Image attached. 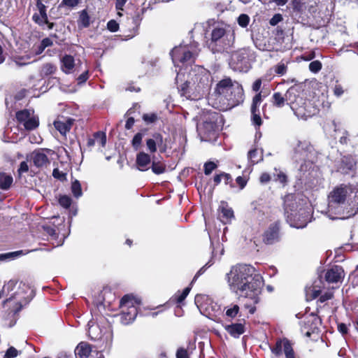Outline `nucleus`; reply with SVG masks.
Instances as JSON below:
<instances>
[{"label":"nucleus","instance_id":"1","mask_svg":"<svg viewBox=\"0 0 358 358\" xmlns=\"http://www.w3.org/2000/svg\"><path fill=\"white\" fill-rule=\"evenodd\" d=\"M229 289L240 296L252 300L253 303L259 302V295L264 285L262 277L255 272V268L247 264H237L232 266L227 273Z\"/></svg>","mask_w":358,"mask_h":358},{"label":"nucleus","instance_id":"2","mask_svg":"<svg viewBox=\"0 0 358 358\" xmlns=\"http://www.w3.org/2000/svg\"><path fill=\"white\" fill-rule=\"evenodd\" d=\"M327 214L331 220L347 219L358 213V188L336 187L328 196Z\"/></svg>","mask_w":358,"mask_h":358},{"label":"nucleus","instance_id":"3","mask_svg":"<svg viewBox=\"0 0 358 358\" xmlns=\"http://www.w3.org/2000/svg\"><path fill=\"white\" fill-rule=\"evenodd\" d=\"M271 103L277 108H282L285 104L289 106L299 119L306 120L317 113V108L302 96L300 87L296 85L289 87L285 94L275 92L272 96Z\"/></svg>","mask_w":358,"mask_h":358},{"label":"nucleus","instance_id":"4","mask_svg":"<svg viewBox=\"0 0 358 358\" xmlns=\"http://www.w3.org/2000/svg\"><path fill=\"white\" fill-rule=\"evenodd\" d=\"M213 96H215L214 106L222 110H227L243 101V90L239 83L225 78L216 85Z\"/></svg>","mask_w":358,"mask_h":358},{"label":"nucleus","instance_id":"5","mask_svg":"<svg viewBox=\"0 0 358 358\" xmlns=\"http://www.w3.org/2000/svg\"><path fill=\"white\" fill-rule=\"evenodd\" d=\"M189 79L182 86V94L192 99H200L208 94L211 84L210 73L201 66H195L189 72Z\"/></svg>","mask_w":358,"mask_h":358},{"label":"nucleus","instance_id":"6","mask_svg":"<svg viewBox=\"0 0 358 358\" xmlns=\"http://www.w3.org/2000/svg\"><path fill=\"white\" fill-rule=\"evenodd\" d=\"M219 115L214 112L203 113L197 123V131L201 141H210L216 138Z\"/></svg>","mask_w":358,"mask_h":358},{"label":"nucleus","instance_id":"7","mask_svg":"<svg viewBox=\"0 0 358 358\" xmlns=\"http://www.w3.org/2000/svg\"><path fill=\"white\" fill-rule=\"evenodd\" d=\"M315 157L313 146L306 141H298L294 147L292 159L296 162H303L299 170L306 171L311 167Z\"/></svg>","mask_w":358,"mask_h":358},{"label":"nucleus","instance_id":"8","mask_svg":"<svg viewBox=\"0 0 358 358\" xmlns=\"http://www.w3.org/2000/svg\"><path fill=\"white\" fill-rule=\"evenodd\" d=\"M199 51L198 43L194 42L189 45H180L174 48L171 55L176 66L179 63L191 64L194 62Z\"/></svg>","mask_w":358,"mask_h":358},{"label":"nucleus","instance_id":"9","mask_svg":"<svg viewBox=\"0 0 358 358\" xmlns=\"http://www.w3.org/2000/svg\"><path fill=\"white\" fill-rule=\"evenodd\" d=\"M140 303V301L132 295H125L120 300V308L122 313L120 315L122 324L127 325L131 323L137 315L136 304Z\"/></svg>","mask_w":358,"mask_h":358},{"label":"nucleus","instance_id":"10","mask_svg":"<svg viewBox=\"0 0 358 358\" xmlns=\"http://www.w3.org/2000/svg\"><path fill=\"white\" fill-rule=\"evenodd\" d=\"M235 41V34L229 27L217 26L211 32V41L227 48L233 45Z\"/></svg>","mask_w":358,"mask_h":358},{"label":"nucleus","instance_id":"11","mask_svg":"<svg viewBox=\"0 0 358 358\" xmlns=\"http://www.w3.org/2000/svg\"><path fill=\"white\" fill-rule=\"evenodd\" d=\"M33 296V290L27 285L21 282L18 286V290L5 300L3 303H6L14 299L19 298L20 301L17 303L18 307L14 311V313L16 314L22 309V303L27 304L31 300Z\"/></svg>","mask_w":358,"mask_h":358},{"label":"nucleus","instance_id":"12","mask_svg":"<svg viewBox=\"0 0 358 358\" xmlns=\"http://www.w3.org/2000/svg\"><path fill=\"white\" fill-rule=\"evenodd\" d=\"M229 65L234 71H246L248 69V52L245 50H240L231 56Z\"/></svg>","mask_w":358,"mask_h":358},{"label":"nucleus","instance_id":"13","mask_svg":"<svg viewBox=\"0 0 358 358\" xmlns=\"http://www.w3.org/2000/svg\"><path fill=\"white\" fill-rule=\"evenodd\" d=\"M271 351L277 356L281 355L283 351L286 358H294V352L292 344L287 338L278 340L275 346L271 348Z\"/></svg>","mask_w":358,"mask_h":358},{"label":"nucleus","instance_id":"14","mask_svg":"<svg viewBox=\"0 0 358 358\" xmlns=\"http://www.w3.org/2000/svg\"><path fill=\"white\" fill-rule=\"evenodd\" d=\"M46 152L51 153L52 150L49 149H39L34 150L31 154V159L36 167H44L50 164Z\"/></svg>","mask_w":358,"mask_h":358},{"label":"nucleus","instance_id":"15","mask_svg":"<svg viewBox=\"0 0 358 358\" xmlns=\"http://www.w3.org/2000/svg\"><path fill=\"white\" fill-rule=\"evenodd\" d=\"M345 272L340 266H334L328 269L325 273V279L329 283H335L342 281Z\"/></svg>","mask_w":358,"mask_h":358},{"label":"nucleus","instance_id":"16","mask_svg":"<svg viewBox=\"0 0 358 358\" xmlns=\"http://www.w3.org/2000/svg\"><path fill=\"white\" fill-rule=\"evenodd\" d=\"M279 239L278 224L277 223L271 224L263 234V242L267 245H271L278 242Z\"/></svg>","mask_w":358,"mask_h":358},{"label":"nucleus","instance_id":"17","mask_svg":"<svg viewBox=\"0 0 358 358\" xmlns=\"http://www.w3.org/2000/svg\"><path fill=\"white\" fill-rule=\"evenodd\" d=\"M262 102V94L261 93H258L255 96L252 100V103L251 106V113H252V120L254 124L259 127L262 123V119L259 115V106Z\"/></svg>","mask_w":358,"mask_h":358},{"label":"nucleus","instance_id":"18","mask_svg":"<svg viewBox=\"0 0 358 358\" xmlns=\"http://www.w3.org/2000/svg\"><path fill=\"white\" fill-rule=\"evenodd\" d=\"M321 324V319L314 313H311L306 317L304 320L305 327L308 329L306 332V336L310 337L312 333Z\"/></svg>","mask_w":358,"mask_h":358},{"label":"nucleus","instance_id":"19","mask_svg":"<svg viewBox=\"0 0 358 358\" xmlns=\"http://www.w3.org/2000/svg\"><path fill=\"white\" fill-rule=\"evenodd\" d=\"M74 122V120L70 117H64L58 118L54 122V126L55 129L59 131V133L65 136L67 132H69L73 126Z\"/></svg>","mask_w":358,"mask_h":358},{"label":"nucleus","instance_id":"20","mask_svg":"<svg viewBox=\"0 0 358 358\" xmlns=\"http://www.w3.org/2000/svg\"><path fill=\"white\" fill-rule=\"evenodd\" d=\"M150 155L145 152H140L136 155V165L141 171H145L150 168L151 164Z\"/></svg>","mask_w":358,"mask_h":358},{"label":"nucleus","instance_id":"21","mask_svg":"<svg viewBox=\"0 0 358 358\" xmlns=\"http://www.w3.org/2000/svg\"><path fill=\"white\" fill-rule=\"evenodd\" d=\"M88 326L89 336L94 341L101 340L107 331L106 328H101L99 324L94 322L92 324L90 322Z\"/></svg>","mask_w":358,"mask_h":358},{"label":"nucleus","instance_id":"22","mask_svg":"<svg viewBox=\"0 0 358 358\" xmlns=\"http://www.w3.org/2000/svg\"><path fill=\"white\" fill-rule=\"evenodd\" d=\"M163 144V137L159 133L154 134L151 138L146 140V145L148 150L150 153H154L157 151V147L161 148Z\"/></svg>","mask_w":358,"mask_h":358},{"label":"nucleus","instance_id":"23","mask_svg":"<svg viewBox=\"0 0 358 358\" xmlns=\"http://www.w3.org/2000/svg\"><path fill=\"white\" fill-rule=\"evenodd\" d=\"M292 198H293L292 195H288V196H287L285 197V210L286 213L288 214V215H287L288 217L289 216L290 217H293L294 221L295 222L298 221L299 220H303V216L301 215V212L303 210L302 209L300 210L299 217H298L297 214H294L293 213V212L294 211V203H292V205L290 203H289V202L292 201Z\"/></svg>","mask_w":358,"mask_h":358},{"label":"nucleus","instance_id":"24","mask_svg":"<svg viewBox=\"0 0 358 358\" xmlns=\"http://www.w3.org/2000/svg\"><path fill=\"white\" fill-rule=\"evenodd\" d=\"M74 58L71 55H65L62 59L61 69L65 73H71L75 68Z\"/></svg>","mask_w":358,"mask_h":358},{"label":"nucleus","instance_id":"25","mask_svg":"<svg viewBox=\"0 0 358 358\" xmlns=\"http://www.w3.org/2000/svg\"><path fill=\"white\" fill-rule=\"evenodd\" d=\"M233 217L234 212L231 208L227 206L220 207L218 218L223 224L230 222Z\"/></svg>","mask_w":358,"mask_h":358},{"label":"nucleus","instance_id":"26","mask_svg":"<svg viewBox=\"0 0 358 358\" xmlns=\"http://www.w3.org/2000/svg\"><path fill=\"white\" fill-rule=\"evenodd\" d=\"M355 165V161L350 156H345L342 159L341 164L339 166V171L343 173H348L352 170Z\"/></svg>","mask_w":358,"mask_h":358},{"label":"nucleus","instance_id":"27","mask_svg":"<svg viewBox=\"0 0 358 358\" xmlns=\"http://www.w3.org/2000/svg\"><path fill=\"white\" fill-rule=\"evenodd\" d=\"M225 330L233 337L238 338L244 333V326L242 324L236 323L224 327Z\"/></svg>","mask_w":358,"mask_h":358},{"label":"nucleus","instance_id":"28","mask_svg":"<svg viewBox=\"0 0 358 358\" xmlns=\"http://www.w3.org/2000/svg\"><path fill=\"white\" fill-rule=\"evenodd\" d=\"M91 347L87 343H80L76 348V355L80 358H87L91 353Z\"/></svg>","mask_w":358,"mask_h":358},{"label":"nucleus","instance_id":"29","mask_svg":"<svg viewBox=\"0 0 358 358\" xmlns=\"http://www.w3.org/2000/svg\"><path fill=\"white\" fill-rule=\"evenodd\" d=\"M12 182V176L4 173H0V188L1 189H8L10 187Z\"/></svg>","mask_w":358,"mask_h":358},{"label":"nucleus","instance_id":"30","mask_svg":"<svg viewBox=\"0 0 358 358\" xmlns=\"http://www.w3.org/2000/svg\"><path fill=\"white\" fill-rule=\"evenodd\" d=\"M57 67L55 65L51 63H46L41 66L40 75L43 77L48 76L55 73Z\"/></svg>","mask_w":358,"mask_h":358},{"label":"nucleus","instance_id":"31","mask_svg":"<svg viewBox=\"0 0 358 358\" xmlns=\"http://www.w3.org/2000/svg\"><path fill=\"white\" fill-rule=\"evenodd\" d=\"M301 215L303 216L302 220H298L291 225L296 228H303L309 222V213L306 210H301Z\"/></svg>","mask_w":358,"mask_h":358},{"label":"nucleus","instance_id":"32","mask_svg":"<svg viewBox=\"0 0 358 358\" xmlns=\"http://www.w3.org/2000/svg\"><path fill=\"white\" fill-rule=\"evenodd\" d=\"M33 20L38 24L40 26H43L44 24L48 25V29H52L54 27V23L50 22L48 21V19L47 18L46 20L43 21V18L42 15H40V14L35 13L32 16Z\"/></svg>","mask_w":358,"mask_h":358},{"label":"nucleus","instance_id":"33","mask_svg":"<svg viewBox=\"0 0 358 358\" xmlns=\"http://www.w3.org/2000/svg\"><path fill=\"white\" fill-rule=\"evenodd\" d=\"M31 115L32 114L29 110L24 109L16 113V118L19 122L24 125V122H26Z\"/></svg>","mask_w":358,"mask_h":358},{"label":"nucleus","instance_id":"34","mask_svg":"<svg viewBox=\"0 0 358 358\" xmlns=\"http://www.w3.org/2000/svg\"><path fill=\"white\" fill-rule=\"evenodd\" d=\"M150 167L152 172L157 175L164 173L166 170L165 165L159 162L152 161Z\"/></svg>","mask_w":358,"mask_h":358},{"label":"nucleus","instance_id":"35","mask_svg":"<svg viewBox=\"0 0 358 358\" xmlns=\"http://www.w3.org/2000/svg\"><path fill=\"white\" fill-rule=\"evenodd\" d=\"M38 119L34 116L33 115L29 117V119L24 122V128L27 130H32L38 127Z\"/></svg>","mask_w":358,"mask_h":358},{"label":"nucleus","instance_id":"36","mask_svg":"<svg viewBox=\"0 0 358 358\" xmlns=\"http://www.w3.org/2000/svg\"><path fill=\"white\" fill-rule=\"evenodd\" d=\"M94 137L95 138L96 143L99 145L101 147H104L106 143V135L104 132L98 131L94 133Z\"/></svg>","mask_w":358,"mask_h":358},{"label":"nucleus","instance_id":"37","mask_svg":"<svg viewBox=\"0 0 358 358\" xmlns=\"http://www.w3.org/2000/svg\"><path fill=\"white\" fill-rule=\"evenodd\" d=\"M143 134L142 133H137L134 136L131 141V145L135 150H138L143 140Z\"/></svg>","mask_w":358,"mask_h":358},{"label":"nucleus","instance_id":"38","mask_svg":"<svg viewBox=\"0 0 358 358\" xmlns=\"http://www.w3.org/2000/svg\"><path fill=\"white\" fill-rule=\"evenodd\" d=\"M79 23H80V24L83 27H88L90 26V16L88 15L86 10H82V12L80 13L79 17Z\"/></svg>","mask_w":358,"mask_h":358},{"label":"nucleus","instance_id":"39","mask_svg":"<svg viewBox=\"0 0 358 358\" xmlns=\"http://www.w3.org/2000/svg\"><path fill=\"white\" fill-rule=\"evenodd\" d=\"M71 191L73 195L77 198L82 196L83 192L81 185L78 180H76L74 182H72Z\"/></svg>","mask_w":358,"mask_h":358},{"label":"nucleus","instance_id":"40","mask_svg":"<svg viewBox=\"0 0 358 358\" xmlns=\"http://www.w3.org/2000/svg\"><path fill=\"white\" fill-rule=\"evenodd\" d=\"M17 285V281L15 280H10L7 283H6L2 288V294H6V296L13 290L14 287Z\"/></svg>","mask_w":358,"mask_h":358},{"label":"nucleus","instance_id":"41","mask_svg":"<svg viewBox=\"0 0 358 358\" xmlns=\"http://www.w3.org/2000/svg\"><path fill=\"white\" fill-rule=\"evenodd\" d=\"M21 352L18 351L15 348L11 346L6 352L3 358H15Z\"/></svg>","mask_w":358,"mask_h":358},{"label":"nucleus","instance_id":"42","mask_svg":"<svg viewBox=\"0 0 358 358\" xmlns=\"http://www.w3.org/2000/svg\"><path fill=\"white\" fill-rule=\"evenodd\" d=\"M29 59L30 57L29 55H25L23 57H14L12 60L17 66H22L29 64V62H24V60Z\"/></svg>","mask_w":358,"mask_h":358},{"label":"nucleus","instance_id":"43","mask_svg":"<svg viewBox=\"0 0 358 358\" xmlns=\"http://www.w3.org/2000/svg\"><path fill=\"white\" fill-rule=\"evenodd\" d=\"M80 2V0H62L59 7L66 6L70 8L76 7Z\"/></svg>","mask_w":358,"mask_h":358},{"label":"nucleus","instance_id":"44","mask_svg":"<svg viewBox=\"0 0 358 358\" xmlns=\"http://www.w3.org/2000/svg\"><path fill=\"white\" fill-rule=\"evenodd\" d=\"M287 69V65L281 62L275 66V73L279 76H282L286 73Z\"/></svg>","mask_w":358,"mask_h":358},{"label":"nucleus","instance_id":"45","mask_svg":"<svg viewBox=\"0 0 358 358\" xmlns=\"http://www.w3.org/2000/svg\"><path fill=\"white\" fill-rule=\"evenodd\" d=\"M322 69V63L318 60L311 62L309 64V70L313 73H317Z\"/></svg>","mask_w":358,"mask_h":358},{"label":"nucleus","instance_id":"46","mask_svg":"<svg viewBox=\"0 0 358 358\" xmlns=\"http://www.w3.org/2000/svg\"><path fill=\"white\" fill-rule=\"evenodd\" d=\"M22 254V251L0 254V262L6 261L10 258H14Z\"/></svg>","mask_w":358,"mask_h":358},{"label":"nucleus","instance_id":"47","mask_svg":"<svg viewBox=\"0 0 358 358\" xmlns=\"http://www.w3.org/2000/svg\"><path fill=\"white\" fill-rule=\"evenodd\" d=\"M59 203L62 207L68 208L71 204V199L69 196L64 195L60 196Z\"/></svg>","mask_w":358,"mask_h":358},{"label":"nucleus","instance_id":"48","mask_svg":"<svg viewBox=\"0 0 358 358\" xmlns=\"http://www.w3.org/2000/svg\"><path fill=\"white\" fill-rule=\"evenodd\" d=\"M250 17L246 14H241L238 17V24L242 27H246L249 23Z\"/></svg>","mask_w":358,"mask_h":358},{"label":"nucleus","instance_id":"49","mask_svg":"<svg viewBox=\"0 0 358 358\" xmlns=\"http://www.w3.org/2000/svg\"><path fill=\"white\" fill-rule=\"evenodd\" d=\"M217 167V165L213 162H206L204 164V173L206 175H210L213 170Z\"/></svg>","mask_w":358,"mask_h":358},{"label":"nucleus","instance_id":"50","mask_svg":"<svg viewBox=\"0 0 358 358\" xmlns=\"http://www.w3.org/2000/svg\"><path fill=\"white\" fill-rule=\"evenodd\" d=\"M239 311V306L238 305H234L232 308H228L226 311V315L230 317H234L236 316Z\"/></svg>","mask_w":358,"mask_h":358},{"label":"nucleus","instance_id":"51","mask_svg":"<svg viewBox=\"0 0 358 358\" xmlns=\"http://www.w3.org/2000/svg\"><path fill=\"white\" fill-rule=\"evenodd\" d=\"M36 6L38 9L40 15H42L43 18V21H45L47 19L46 6L41 2H37Z\"/></svg>","mask_w":358,"mask_h":358},{"label":"nucleus","instance_id":"52","mask_svg":"<svg viewBox=\"0 0 358 358\" xmlns=\"http://www.w3.org/2000/svg\"><path fill=\"white\" fill-rule=\"evenodd\" d=\"M107 28L108 29L109 31L112 32H115L119 29V24L115 20H111L108 22Z\"/></svg>","mask_w":358,"mask_h":358},{"label":"nucleus","instance_id":"53","mask_svg":"<svg viewBox=\"0 0 358 358\" xmlns=\"http://www.w3.org/2000/svg\"><path fill=\"white\" fill-rule=\"evenodd\" d=\"M143 119L145 122L148 123H152L156 121L157 117L155 113L144 114L143 116Z\"/></svg>","mask_w":358,"mask_h":358},{"label":"nucleus","instance_id":"54","mask_svg":"<svg viewBox=\"0 0 358 358\" xmlns=\"http://www.w3.org/2000/svg\"><path fill=\"white\" fill-rule=\"evenodd\" d=\"M145 10V8H142L141 10V11L137 12L136 13L135 16L134 17V22L136 25H139V24L141 23V22L143 19V15L144 14Z\"/></svg>","mask_w":358,"mask_h":358},{"label":"nucleus","instance_id":"55","mask_svg":"<svg viewBox=\"0 0 358 358\" xmlns=\"http://www.w3.org/2000/svg\"><path fill=\"white\" fill-rule=\"evenodd\" d=\"M52 176L54 178L59 179L60 180H64L66 179V174L62 171H60L58 169H55L52 172Z\"/></svg>","mask_w":358,"mask_h":358},{"label":"nucleus","instance_id":"56","mask_svg":"<svg viewBox=\"0 0 358 358\" xmlns=\"http://www.w3.org/2000/svg\"><path fill=\"white\" fill-rule=\"evenodd\" d=\"M344 93V90L340 84H336L334 87V94L338 97L341 96Z\"/></svg>","mask_w":358,"mask_h":358},{"label":"nucleus","instance_id":"57","mask_svg":"<svg viewBox=\"0 0 358 358\" xmlns=\"http://www.w3.org/2000/svg\"><path fill=\"white\" fill-rule=\"evenodd\" d=\"M274 177H276V178H275V180H278L280 183L284 184L287 181V176L282 172H279L276 175H274Z\"/></svg>","mask_w":358,"mask_h":358},{"label":"nucleus","instance_id":"58","mask_svg":"<svg viewBox=\"0 0 358 358\" xmlns=\"http://www.w3.org/2000/svg\"><path fill=\"white\" fill-rule=\"evenodd\" d=\"M320 290L319 289H309V290L307 291V295H310V298L312 299L317 298L320 294Z\"/></svg>","mask_w":358,"mask_h":358},{"label":"nucleus","instance_id":"59","mask_svg":"<svg viewBox=\"0 0 358 358\" xmlns=\"http://www.w3.org/2000/svg\"><path fill=\"white\" fill-rule=\"evenodd\" d=\"M176 357L177 358H189L187 352L186 350L183 348H180L177 350L176 352Z\"/></svg>","mask_w":358,"mask_h":358},{"label":"nucleus","instance_id":"60","mask_svg":"<svg viewBox=\"0 0 358 358\" xmlns=\"http://www.w3.org/2000/svg\"><path fill=\"white\" fill-rule=\"evenodd\" d=\"M332 297H333V293L328 292H326L324 294L321 295L319 299V301H320V302L323 303L327 300L331 299Z\"/></svg>","mask_w":358,"mask_h":358},{"label":"nucleus","instance_id":"61","mask_svg":"<svg viewBox=\"0 0 358 358\" xmlns=\"http://www.w3.org/2000/svg\"><path fill=\"white\" fill-rule=\"evenodd\" d=\"M29 170L28 164L26 162H22L20 164V167L18 169V172L20 174L22 173L27 172Z\"/></svg>","mask_w":358,"mask_h":358},{"label":"nucleus","instance_id":"62","mask_svg":"<svg viewBox=\"0 0 358 358\" xmlns=\"http://www.w3.org/2000/svg\"><path fill=\"white\" fill-rule=\"evenodd\" d=\"M128 0H116L115 8L117 10H123V8Z\"/></svg>","mask_w":358,"mask_h":358},{"label":"nucleus","instance_id":"63","mask_svg":"<svg viewBox=\"0 0 358 358\" xmlns=\"http://www.w3.org/2000/svg\"><path fill=\"white\" fill-rule=\"evenodd\" d=\"M282 17L279 14H277V15H275L270 20V24L271 25H275L277 24L279 22H280L282 20Z\"/></svg>","mask_w":358,"mask_h":358},{"label":"nucleus","instance_id":"64","mask_svg":"<svg viewBox=\"0 0 358 358\" xmlns=\"http://www.w3.org/2000/svg\"><path fill=\"white\" fill-rule=\"evenodd\" d=\"M271 180V177L270 176L266 173H264L261 175L260 178H259V180L262 183H267L268 182H269Z\"/></svg>","mask_w":358,"mask_h":358}]
</instances>
